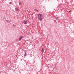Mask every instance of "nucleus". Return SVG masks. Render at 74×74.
<instances>
[{"mask_svg":"<svg viewBox=\"0 0 74 74\" xmlns=\"http://www.w3.org/2000/svg\"><path fill=\"white\" fill-rule=\"evenodd\" d=\"M38 19L39 21L42 20V14H40L38 16Z\"/></svg>","mask_w":74,"mask_h":74,"instance_id":"1","label":"nucleus"},{"mask_svg":"<svg viewBox=\"0 0 74 74\" xmlns=\"http://www.w3.org/2000/svg\"><path fill=\"white\" fill-rule=\"evenodd\" d=\"M23 37L22 36L20 37L19 38V41H21V40H22V38H23Z\"/></svg>","mask_w":74,"mask_h":74,"instance_id":"2","label":"nucleus"},{"mask_svg":"<svg viewBox=\"0 0 74 74\" xmlns=\"http://www.w3.org/2000/svg\"><path fill=\"white\" fill-rule=\"evenodd\" d=\"M24 24H27V22H26V21H24Z\"/></svg>","mask_w":74,"mask_h":74,"instance_id":"3","label":"nucleus"},{"mask_svg":"<svg viewBox=\"0 0 74 74\" xmlns=\"http://www.w3.org/2000/svg\"><path fill=\"white\" fill-rule=\"evenodd\" d=\"M42 53H43L44 52V49L43 48L42 49Z\"/></svg>","mask_w":74,"mask_h":74,"instance_id":"4","label":"nucleus"},{"mask_svg":"<svg viewBox=\"0 0 74 74\" xmlns=\"http://www.w3.org/2000/svg\"><path fill=\"white\" fill-rule=\"evenodd\" d=\"M27 54H26V52H25V54L24 55V56H26V55H27Z\"/></svg>","mask_w":74,"mask_h":74,"instance_id":"5","label":"nucleus"},{"mask_svg":"<svg viewBox=\"0 0 74 74\" xmlns=\"http://www.w3.org/2000/svg\"><path fill=\"white\" fill-rule=\"evenodd\" d=\"M56 19L57 20V19H59V18H58V17H56Z\"/></svg>","mask_w":74,"mask_h":74,"instance_id":"6","label":"nucleus"},{"mask_svg":"<svg viewBox=\"0 0 74 74\" xmlns=\"http://www.w3.org/2000/svg\"><path fill=\"white\" fill-rule=\"evenodd\" d=\"M15 9L16 11H17V10H18V8H16Z\"/></svg>","mask_w":74,"mask_h":74,"instance_id":"7","label":"nucleus"},{"mask_svg":"<svg viewBox=\"0 0 74 74\" xmlns=\"http://www.w3.org/2000/svg\"><path fill=\"white\" fill-rule=\"evenodd\" d=\"M13 26H14V27H15L16 26V25H13Z\"/></svg>","mask_w":74,"mask_h":74,"instance_id":"8","label":"nucleus"},{"mask_svg":"<svg viewBox=\"0 0 74 74\" xmlns=\"http://www.w3.org/2000/svg\"><path fill=\"white\" fill-rule=\"evenodd\" d=\"M21 2H19V4L20 5H21Z\"/></svg>","mask_w":74,"mask_h":74,"instance_id":"9","label":"nucleus"},{"mask_svg":"<svg viewBox=\"0 0 74 74\" xmlns=\"http://www.w3.org/2000/svg\"><path fill=\"white\" fill-rule=\"evenodd\" d=\"M54 21L55 22H56V20H54Z\"/></svg>","mask_w":74,"mask_h":74,"instance_id":"10","label":"nucleus"},{"mask_svg":"<svg viewBox=\"0 0 74 74\" xmlns=\"http://www.w3.org/2000/svg\"><path fill=\"white\" fill-rule=\"evenodd\" d=\"M37 12H38V10L37 9Z\"/></svg>","mask_w":74,"mask_h":74,"instance_id":"11","label":"nucleus"},{"mask_svg":"<svg viewBox=\"0 0 74 74\" xmlns=\"http://www.w3.org/2000/svg\"><path fill=\"white\" fill-rule=\"evenodd\" d=\"M10 4H11V3L10 2Z\"/></svg>","mask_w":74,"mask_h":74,"instance_id":"12","label":"nucleus"},{"mask_svg":"<svg viewBox=\"0 0 74 74\" xmlns=\"http://www.w3.org/2000/svg\"><path fill=\"white\" fill-rule=\"evenodd\" d=\"M69 12H70V11H69Z\"/></svg>","mask_w":74,"mask_h":74,"instance_id":"13","label":"nucleus"}]
</instances>
